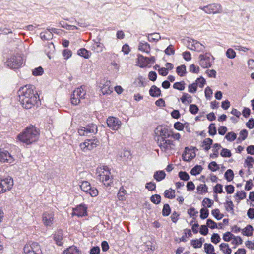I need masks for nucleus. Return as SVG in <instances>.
Here are the masks:
<instances>
[{"instance_id": "f03ea898", "label": "nucleus", "mask_w": 254, "mask_h": 254, "mask_svg": "<svg viewBox=\"0 0 254 254\" xmlns=\"http://www.w3.org/2000/svg\"><path fill=\"white\" fill-rule=\"evenodd\" d=\"M170 136L171 129L166 126L159 125L154 129V139L162 152L166 153L175 147V142Z\"/></svg>"}, {"instance_id": "f3484780", "label": "nucleus", "mask_w": 254, "mask_h": 254, "mask_svg": "<svg viewBox=\"0 0 254 254\" xmlns=\"http://www.w3.org/2000/svg\"><path fill=\"white\" fill-rule=\"evenodd\" d=\"M87 207L85 204H80L77 205L73 208L72 215L78 217H83L87 215Z\"/></svg>"}, {"instance_id": "3c124183", "label": "nucleus", "mask_w": 254, "mask_h": 254, "mask_svg": "<svg viewBox=\"0 0 254 254\" xmlns=\"http://www.w3.org/2000/svg\"><path fill=\"white\" fill-rule=\"evenodd\" d=\"M217 130L215 124L214 123H211L210 124L208 127V133L210 135L214 136L216 134Z\"/></svg>"}, {"instance_id": "aec40b11", "label": "nucleus", "mask_w": 254, "mask_h": 254, "mask_svg": "<svg viewBox=\"0 0 254 254\" xmlns=\"http://www.w3.org/2000/svg\"><path fill=\"white\" fill-rule=\"evenodd\" d=\"M54 240L58 246H62L63 244V232L61 230H58L54 234Z\"/></svg>"}, {"instance_id": "7ed1b4c3", "label": "nucleus", "mask_w": 254, "mask_h": 254, "mask_svg": "<svg viewBox=\"0 0 254 254\" xmlns=\"http://www.w3.org/2000/svg\"><path fill=\"white\" fill-rule=\"evenodd\" d=\"M40 135V130L35 126H28L24 130L19 134L17 138L21 142L30 145L37 141Z\"/></svg>"}, {"instance_id": "a878e982", "label": "nucleus", "mask_w": 254, "mask_h": 254, "mask_svg": "<svg viewBox=\"0 0 254 254\" xmlns=\"http://www.w3.org/2000/svg\"><path fill=\"white\" fill-rule=\"evenodd\" d=\"M166 176V173L163 170L157 171L154 172L153 178L157 182L163 180Z\"/></svg>"}, {"instance_id": "ddd939ff", "label": "nucleus", "mask_w": 254, "mask_h": 254, "mask_svg": "<svg viewBox=\"0 0 254 254\" xmlns=\"http://www.w3.org/2000/svg\"><path fill=\"white\" fill-rule=\"evenodd\" d=\"M155 62V58L154 56L151 57H144L141 54L137 55V65L141 68H144L150 64H154Z\"/></svg>"}, {"instance_id": "f8f14e48", "label": "nucleus", "mask_w": 254, "mask_h": 254, "mask_svg": "<svg viewBox=\"0 0 254 254\" xmlns=\"http://www.w3.org/2000/svg\"><path fill=\"white\" fill-rule=\"evenodd\" d=\"M24 254H43L40 245L36 242L26 244L23 248Z\"/></svg>"}, {"instance_id": "8fccbe9b", "label": "nucleus", "mask_w": 254, "mask_h": 254, "mask_svg": "<svg viewBox=\"0 0 254 254\" xmlns=\"http://www.w3.org/2000/svg\"><path fill=\"white\" fill-rule=\"evenodd\" d=\"M208 168L212 172L216 171L217 170L219 169V166L218 164H217V163L215 161L211 162L209 164Z\"/></svg>"}, {"instance_id": "e433bc0d", "label": "nucleus", "mask_w": 254, "mask_h": 254, "mask_svg": "<svg viewBox=\"0 0 254 254\" xmlns=\"http://www.w3.org/2000/svg\"><path fill=\"white\" fill-rule=\"evenodd\" d=\"M126 192V190L124 189L123 186H121L120 188L119 191L117 194V197L119 200L123 201L125 200V194Z\"/></svg>"}, {"instance_id": "c9c22d12", "label": "nucleus", "mask_w": 254, "mask_h": 254, "mask_svg": "<svg viewBox=\"0 0 254 254\" xmlns=\"http://www.w3.org/2000/svg\"><path fill=\"white\" fill-rule=\"evenodd\" d=\"M235 197L236 201L239 202L241 200L244 199L246 197V193L243 190L238 191L235 194Z\"/></svg>"}, {"instance_id": "412c9836", "label": "nucleus", "mask_w": 254, "mask_h": 254, "mask_svg": "<svg viewBox=\"0 0 254 254\" xmlns=\"http://www.w3.org/2000/svg\"><path fill=\"white\" fill-rule=\"evenodd\" d=\"M138 50L142 52L148 54L150 52V46L146 42L140 41L138 45Z\"/></svg>"}, {"instance_id": "cd10ccee", "label": "nucleus", "mask_w": 254, "mask_h": 254, "mask_svg": "<svg viewBox=\"0 0 254 254\" xmlns=\"http://www.w3.org/2000/svg\"><path fill=\"white\" fill-rule=\"evenodd\" d=\"M180 100L182 103L184 104H186V102L188 104H190L192 102L191 96L186 93H184L183 94Z\"/></svg>"}, {"instance_id": "ea45409f", "label": "nucleus", "mask_w": 254, "mask_h": 254, "mask_svg": "<svg viewBox=\"0 0 254 254\" xmlns=\"http://www.w3.org/2000/svg\"><path fill=\"white\" fill-rule=\"evenodd\" d=\"M205 252L208 254H212L214 253V247L211 244L205 243L204 245Z\"/></svg>"}, {"instance_id": "c03bdc74", "label": "nucleus", "mask_w": 254, "mask_h": 254, "mask_svg": "<svg viewBox=\"0 0 254 254\" xmlns=\"http://www.w3.org/2000/svg\"><path fill=\"white\" fill-rule=\"evenodd\" d=\"M194 45V50L197 52H204L205 51V46L196 40Z\"/></svg>"}, {"instance_id": "58836bf2", "label": "nucleus", "mask_w": 254, "mask_h": 254, "mask_svg": "<svg viewBox=\"0 0 254 254\" xmlns=\"http://www.w3.org/2000/svg\"><path fill=\"white\" fill-rule=\"evenodd\" d=\"M197 190L199 194H203L208 192V187L205 184H201L197 187Z\"/></svg>"}, {"instance_id": "603ef678", "label": "nucleus", "mask_w": 254, "mask_h": 254, "mask_svg": "<svg viewBox=\"0 0 254 254\" xmlns=\"http://www.w3.org/2000/svg\"><path fill=\"white\" fill-rule=\"evenodd\" d=\"M254 163V159L250 156H248L245 161V163L246 164L249 169H251L253 167Z\"/></svg>"}, {"instance_id": "423d86ee", "label": "nucleus", "mask_w": 254, "mask_h": 254, "mask_svg": "<svg viewBox=\"0 0 254 254\" xmlns=\"http://www.w3.org/2000/svg\"><path fill=\"white\" fill-rule=\"evenodd\" d=\"M87 87L85 85H82L79 88H76L71 95L70 100L72 104L78 105L81 99H84L86 97Z\"/></svg>"}, {"instance_id": "79ce46f5", "label": "nucleus", "mask_w": 254, "mask_h": 254, "mask_svg": "<svg viewBox=\"0 0 254 254\" xmlns=\"http://www.w3.org/2000/svg\"><path fill=\"white\" fill-rule=\"evenodd\" d=\"M234 173L231 169H228L225 173L224 177L227 181L230 182L234 178Z\"/></svg>"}, {"instance_id": "4c0bfd02", "label": "nucleus", "mask_w": 254, "mask_h": 254, "mask_svg": "<svg viewBox=\"0 0 254 254\" xmlns=\"http://www.w3.org/2000/svg\"><path fill=\"white\" fill-rule=\"evenodd\" d=\"M203 169L201 165H196L190 171V174L193 176L199 174Z\"/></svg>"}, {"instance_id": "6ab92c4d", "label": "nucleus", "mask_w": 254, "mask_h": 254, "mask_svg": "<svg viewBox=\"0 0 254 254\" xmlns=\"http://www.w3.org/2000/svg\"><path fill=\"white\" fill-rule=\"evenodd\" d=\"M103 95H109L113 92V88L111 87L110 81H106L101 88Z\"/></svg>"}, {"instance_id": "de8ad7c7", "label": "nucleus", "mask_w": 254, "mask_h": 254, "mask_svg": "<svg viewBox=\"0 0 254 254\" xmlns=\"http://www.w3.org/2000/svg\"><path fill=\"white\" fill-rule=\"evenodd\" d=\"M162 215L163 216H168L171 213V208L168 204H165L162 209Z\"/></svg>"}, {"instance_id": "13d9d810", "label": "nucleus", "mask_w": 254, "mask_h": 254, "mask_svg": "<svg viewBox=\"0 0 254 254\" xmlns=\"http://www.w3.org/2000/svg\"><path fill=\"white\" fill-rule=\"evenodd\" d=\"M165 53L167 55H172L175 54V49L173 45H169L164 51Z\"/></svg>"}, {"instance_id": "dca6fc26", "label": "nucleus", "mask_w": 254, "mask_h": 254, "mask_svg": "<svg viewBox=\"0 0 254 254\" xmlns=\"http://www.w3.org/2000/svg\"><path fill=\"white\" fill-rule=\"evenodd\" d=\"M15 159L14 157L5 150L1 149L0 151V162L1 163H7L11 164L14 163Z\"/></svg>"}, {"instance_id": "052dcab7", "label": "nucleus", "mask_w": 254, "mask_h": 254, "mask_svg": "<svg viewBox=\"0 0 254 254\" xmlns=\"http://www.w3.org/2000/svg\"><path fill=\"white\" fill-rule=\"evenodd\" d=\"M200 218L202 219H205L208 217L209 210L207 208H201L200 210Z\"/></svg>"}, {"instance_id": "2eb2a0df", "label": "nucleus", "mask_w": 254, "mask_h": 254, "mask_svg": "<svg viewBox=\"0 0 254 254\" xmlns=\"http://www.w3.org/2000/svg\"><path fill=\"white\" fill-rule=\"evenodd\" d=\"M108 127L113 130H117L121 127V122L117 118L109 117L107 119Z\"/></svg>"}, {"instance_id": "49530a36", "label": "nucleus", "mask_w": 254, "mask_h": 254, "mask_svg": "<svg viewBox=\"0 0 254 254\" xmlns=\"http://www.w3.org/2000/svg\"><path fill=\"white\" fill-rule=\"evenodd\" d=\"M150 201L155 204H158L161 202V197L159 194H154L150 197Z\"/></svg>"}, {"instance_id": "a211bd4d", "label": "nucleus", "mask_w": 254, "mask_h": 254, "mask_svg": "<svg viewBox=\"0 0 254 254\" xmlns=\"http://www.w3.org/2000/svg\"><path fill=\"white\" fill-rule=\"evenodd\" d=\"M90 49L95 53H100L103 51V44L99 41L93 40Z\"/></svg>"}, {"instance_id": "b1692460", "label": "nucleus", "mask_w": 254, "mask_h": 254, "mask_svg": "<svg viewBox=\"0 0 254 254\" xmlns=\"http://www.w3.org/2000/svg\"><path fill=\"white\" fill-rule=\"evenodd\" d=\"M62 254H81V253L76 246H72L65 250Z\"/></svg>"}, {"instance_id": "39448f33", "label": "nucleus", "mask_w": 254, "mask_h": 254, "mask_svg": "<svg viewBox=\"0 0 254 254\" xmlns=\"http://www.w3.org/2000/svg\"><path fill=\"white\" fill-rule=\"evenodd\" d=\"M23 64V57L17 53L8 56L4 62L5 65L12 69L20 68Z\"/></svg>"}, {"instance_id": "72a5a7b5", "label": "nucleus", "mask_w": 254, "mask_h": 254, "mask_svg": "<svg viewBox=\"0 0 254 254\" xmlns=\"http://www.w3.org/2000/svg\"><path fill=\"white\" fill-rule=\"evenodd\" d=\"M138 81V86L139 87H144L147 86L148 81L142 76H139L137 79Z\"/></svg>"}, {"instance_id": "473e14b6", "label": "nucleus", "mask_w": 254, "mask_h": 254, "mask_svg": "<svg viewBox=\"0 0 254 254\" xmlns=\"http://www.w3.org/2000/svg\"><path fill=\"white\" fill-rule=\"evenodd\" d=\"M175 191L174 190L172 189H170L169 190H166L164 191V196L168 199H173L175 197Z\"/></svg>"}, {"instance_id": "4be33fe9", "label": "nucleus", "mask_w": 254, "mask_h": 254, "mask_svg": "<svg viewBox=\"0 0 254 254\" xmlns=\"http://www.w3.org/2000/svg\"><path fill=\"white\" fill-rule=\"evenodd\" d=\"M149 94L153 97H158L161 95V91L160 88L155 85H152L149 91Z\"/></svg>"}, {"instance_id": "2f4dec72", "label": "nucleus", "mask_w": 254, "mask_h": 254, "mask_svg": "<svg viewBox=\"0 0 254 254\" xmlns=\"http://www.w3.org/2000/svg\"><path fill=\"white\" fill-rule=\"evenodd\" d=\"M176 72L181 77L184 76L186 74V67L184 64L179 66L176 68Z\"/></svg>"}, {"instance_id": "a19ab883", "label": "nucleus", "mask_w": 254, "mask_h": 254, "mask_svg": "<svg viewBox=\"0 0 254 254\" xmlns=\"http://www.w3.org/2000/svg\"><path fill=\"white\" fill-rule=\"evenodd\" d=\"M43 73L44 70L41 66H39L32 70V74L34 76H41Z\"/></svg>"}, {"instance_id": "9d476101", "label": "nucleus", "mask_w": 254, "mask_h": 254, "mask_svg": "<svg viewBox=\"0 0 254 254\" xmlns=\"http://www.w3.org/2000/svg\"><path fill=\"white\" fill-rule=\"evenodd\" d=\"M99 144V140L95 136H93L91 138L87 139L84 142L80 143V148L82 151L85 152L87 150H92Z\"/></svg>"}, {"instance_id": "7c9ffc66", "label": "nucleus", "mask_w": 254, "mask_h": 254, "mask_svg": "<svg viewBox=\"0 0 254 254\" xmlns=\"http://www.w3.org/2000/svg\"><path fill=\"white\" fill-rule=\"evenodd\" d=\"M78 55L84 57L85 59H88L91 55V53L89 51L86 50L85 48H81L77 51Z\"/></svg>"}, {"instance_id": "6e6d98bb", "label": "nucleus", "mask_w": 254, "mask_h": 254, "mask_svg": "<svg viewBox=\"0 0 254 254\" xmlns=\"http://www.w3.org/2000/svg\"><path fill=\"white\" fill-rule=\"evenodd\" d=\"M237 137V135L233 132L228 133L225 136V138L229 141L232 142L234 141Z\"/></svg>"}, {"instance_id": "774afa93", "label": "nucleus", "mask_w": 254, "mask_h": 254, "mask_svg": "<svg viewBox=\"0 0 254 254\" xmlns=\"http://www.w3.org/2000/svg\"><path fill=\"white\" fill-rule=\"evenodd\" d=\"M189 70L191 73L197 74L199 71V67L196 66L195 64H192L189 66Z\"/></svg>"}, {"instance_id": "6e6552de", "label": "nucleus", "mask_w": 254, "mask_h": 254, "mask_svg": "<svg viewBox=\"0 0 254 254\" xmlns=\"http://www.w3.org/2000/svg\"><path fill=\"white\" fill-rule=\"evenodd\" d=\"M13 186V180L11 177L0 176V194L4 193L10 190Z\"/></svg>"}, {"instance_id": "9b49d317", "label": "nucleus", "mask_w": 254, "mask_h": 254, "mask_svg": "<svg viewBox=\"0 0 254 254\" xmlns=\"http://www.w3.org/2000/svg\"><path fill=\"white\" fill-rule=\"evenodd\" d=\"M199 8L209 14L221 13L222 12V7L218 3H212L203 7L200 6Z\"/></svg>"}, {"instance_id": "864d4df0", "label": "nucleus", "mask_w": 254, "mask_h": 254, "mask_svg": "<svg viewBox=\"0 0 254 254\" xmlns=\"http://www.w3.org/2000/svg\"><path fill=\"white\" fill-rule=\"evenodd\" d=\"M212 215L217 220H220L222 218V217L224 216L223 214H222L220 216V210L219 209H215L212 210L211 211Z\"/></svg>"}, {"instance_id": "5fc2aeb1", "label": "nucleus", "mask_w": 254, "mask_h": 254, "mask_svg": "<svg viewBox=\"0 0 254 254\" xmlns=\"http://www.w3.org/2000/svg\"><path fill=\"white\" fill-rule=\"evenodd\" d=\"M179 177L183 181H188L190 179L189 174L185 171H180L178 174Z\"/></svg>"}, {"instance_id": "69168bd1", "label": "nucleus", "mask_w": 254, "mask_h": 254, "mask_svg": "<svg viewBox=\"0 0 254 254\" xmlns=\"http://www.w3.org/2000/svg\"><path fill=\"white\" fill-rule=\"evenodd\" d=\"M156 187V184L153 182L147 183L145 185V188L148 189L149 191L155 190Z\"/></svg>"}, {"instance_id": "e2e57ef3", "label": "nucleus", "mask_w": 254, "mask_h": 254, "mask_svg": "<svg viewBox=\"0 0 254 254\" xmlns=\"http://www.w3.org/2000/svg\"><path fill=\"white\" fill-rule=\"evenodd\" d=\"M213 191L216 194L223 193V186L220 184H217L214 187Z\"/></svg>"}, {"instance_id": "5701e85b", "label": "nucleus", "mask_w": 254, "mask_h": 254, "mask_svg": "<svg viewBox=\"0 0 254 254\" xmlns=\"http://www.w3.org/2000/svg\"><path fill=\"white\" fill-rule=\"evenodd\" d=\"M230 197L231 196L226 197L227 200L224 204L225 207V209L227 212L233 213L234 205L233 202L230 200Z\"/></svg>"}, {"instance_id": "bf43d9fd", "label": "nucleus", "mask_w": 254, "mask_h": 254, "mask_svg": "<svg viewBox=\"0 0 254 254\" xmlns=\"http://www.w3.org/2000/svg\"><path fill=\"white\" fill-rule=\"evenodd\" d=\"M62 55L64 59L67 60L72 56V52L68 49H65L62 52Z\"/></svg>"}, {"instance_id": "4d7b16f0", "label": "nucleus", "mask_w": 254, "mask_h": 254, "mask_svg": "<svg viewBox=\"0 0 254 254\" xmlns=\"http://www.w3.org/2000/svg\"><path fill=\"white\" fill-rule=\"evenodd\" d=\"M226 56L229 59H234L236 57V52L232 48H229L227 50L226 52Z\"/></svg>"}, {"instance_id": "09e8293b", "label": "nucleus", "mask_w": 254, "mask_h": 254, "mask_svg": "<svg viewBox=\"0 0 254 254\" xmlns=\"http://www.w3.org/2000/svg\"><path fill=\"white\" fill-rule=\"evenodd\" d=\"M87 193H89L92 197H95L98 195V190L95 187H92L91 186V189H89L88 191H86Z\"/></svg>"}, {"instance_id": "c756f323", "label": "nucleus", "mask_w": 254, "mask_h": 254, "mask_svg": "<svg viewBox=\"0 0 254 254\" xmlns=\"http://www.w3.org/2000/svg\"><path fill=\"white\" fill-rule=\"evenodd\" d=\"M160 39V35L157 33L149 34L148 36V40L150 42H157Z\"/></svg>"}, {"instance_id": "37998d69", "label": "nucleus", "mask_w": 254, "mask_h": 254, "mask_svg": "<svg viewBox=\"0 0 254 254\" xmlns=\"http://www.w3.org/2000/svg\"><path fill=\"white\" fill-rule=\"evenodd\" d=\"M185 83L184 81L175 82L173 86V88L180 91L184 90L185 89Z\"/></svg>"}, {"instance_id": "0eeeda50", "label": "nucleus", "mask_w": 254, "mask_h": 254, "mask_svg": "<svg viewBox=\"0 0 254 254\" xmlns=\"http://www.w3.org/2000/svg\"><path fill=\"white\" fill-rule=\"evenodd\" d=\"M97 126L93 123L89 124L85 127H80L78 132L80 136H92L97 132Z\"/></svg>"}, {"instance_id": "1a4fd4ad", "label": "nucleus", "mask_w": 254, "mask_h": 254, "mask_svg": "<svg viewBox=\"0 0 254 254\" xmlns=\"http://www.w3.org/2000/svg\"><path fill=\"white\" fill-rule=\"evenodd\" d=\"M199 64L203 68L211 67L214 63V58L209 53L200 54L199 56Z\"/></svg>"}, {"instance_id": "f257e3e1", "label": "nucleus", "mask_w": 254, "mask_h": 254, "mask_svg": "<svg viewBox=\"0 0 254 254\" xmlns=\"http://www.w3.org/2000/svg\"><path fill=\"white\" fill-rule=\"evenodd\" d=\"M17 94L19 101L24 109H30L40 104L39 95L33 85L27 84L21 87Z\"/></svg>"}, {"instance_id": "0e129e2a", "label": "nucleus", "mask_w": 254, "mask_h": 254, "mask_svg": "<svg viewBox=\"0 0 254 254\" xmlns=\"http://www.w3.org/2000/svg\"><path fill=\"white\" fill-rule=\"evenodd\" d=\"M199 110L198 106L195 104H190L189 108V111L193 115H196Z\"/></svg>"}, {"instance_id": "393cba45", "label": "nucleus", "mask_w": 254, "mask_h": 254, "mask_svg": "<svg viewBox=\"0 0 254 254\" xmlns=\"http://www.w3.org/2000/svg\"><path fill=\"white\" fill-rule=\"evenodd\" d=\"M213 140L210 138H205L202 142L201 147L205 152H207L211 147Z\"/></svg>"}, {"instance_id": "4468645a", "label": "nucleus", "mask_w": 254, "mask_h": 254, "mask_svg": "<svg viewBox=\"0 0 254 254\" xmlns=\"http://www.w3.org/2000/svg\"><path fill=\"white\" fill-rule=\"evenodd\" d=\"M54 213L53 211H46L43 213L42 221L45 226L51 227L54 223Z\"/></svg>"}, {"instance_id": "680f3d73", "label": "nucleus", "mask_w": 254, "mask_h": 254, "mask_svg": "<svg viewBox=\"0 0 254 254\" xmlns=\"http://www.w3.org/2000/svg\"><path fill=\"white\" fill-rule=\"evenodd\" d=\"M220 155L223 157H230L232 156V153L230 150L226 148H223L220 153Z\"/></svg>"}, {"instance_id": "20e7f679", "label": "nucleus", "mask_w": 254, "mask_h": 254, "mask_svg": "<svg viewBox=\"0 0 254 254\" xmlns=\"http://www.w3.org/2000/svg\"><path fill=\"white\" fill-rule=\"evenodd\" d=\"M97 179L106 187L111 186L113 183V177L111 175L109 168L107 166L97 167L96 169Z\"/></svg>"}, {"instance_id": "c85d7f7f", "label": "nucleus", "mask_w": 254, "mask_h": 254, "mask_svg": "<svg viewBox=\"0 0 254 254\" xmlns=\"http://www.w3.org/2000/svg\"><path fill=\"white\" fill-rule=\"evenodd\" d=\"M203 238H200L199 239H194L191 241V245L194 248H199L202 247Z\"/></svg>"}, {"instance_id": "bb28decb", "label": "nucleus", "mask_w": 254, "mask_h": 254, "mask_svg": "<svg viewBox=\"0 0 254 254\" xmlns=\"http://www.w3.org/2000/svg\"><path fill=\"white\" fill-rule=\"evenodd\" d=\"M254 231L253 227L250 225H248L244 229H242V234L246 236H251L253 235V232Z\"/></svg>"}, {"instance_id": "f704fd0d", "label": "nucleus", "mask_w": 254, "mask_h": 254, "mask_svg": "<svg viewBox=\"0 0 254 254\" xmlns=\"http://www.w3.org/2000/svg\"><path fill=\"white\" fill-rule=\"evenodd\" d=\"M220 249L226 254H230L232 252L231 249L229 248L228 244L227 243H221L220 245Z\"/></svg>"}, {"instance_id": "a18cd8bd", "label": "nucleus", "mask_w": 254, "mask_h": 254, "mask_svg": "<svg viewBox=\"0 0 254 254\" xmlns=\"http://www.w3.org/2000/svg\"><path fill=\"white\" fill-rule=\"evenodd\" d=\"M81 189L84 192L88 191L89 189H91V184L88 181H83L80 186Z\"/></svg>"}, {"instance_id": "338daca9", "label": "nucleus", "mask_w": 254, "mask_h": 254, "mask_svg": "<svg viewBox=\"0 0 254 254\" xmlns=\"http://www.w3.org/2000/svg\"><path fill=\"white\" fill-rule=\"evenodd\" d=\"M233 237H234V235L230 232H227L223 234V239L224 241L229 242L231 240Z\"/></svg>"}]
</instances>
